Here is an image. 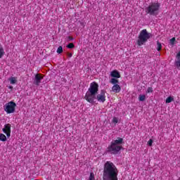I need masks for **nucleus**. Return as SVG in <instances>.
<instances>
[{
    "label": "nucleus",
    "instance_id": "obj_23",
    "mask_svg": "<svg viewBox=\"0 0 180 180\" xmlns=\"http://www.w3.org/2000/svg\"><path fill=\"white\" fill-rule=\"evenodd\" d=\"M89 180H95V174H94L92 172L90 173Z\"/></svg>",
    "mask_w": 180,
    "mask_h": 180
},
{
    "label": "nucleus",
    "instance_id": "obj_31",
    "mask_svg": "<svg viewBox=\"0 0 180 180\" xmlns=\"http://www.w3.org/2000/svg\"><path fill=\"white\" fill-rule=\"evenodd\" d=\"M9 88H10V89H12V88H13V86H10Z\"/></svg>",
    "mask_w": 180,
    "mask_h": 180
},
{
    "label": "nucleus",
    "instance_id": "obj_1",
    "mask_svg": "<svg viewBox=\"0 0 180 180\" xmlns=\"http://www.w3.org/2000/svg\"><path fill=\"white\" fill-rule=\"evenodd\" d=\"M119 171L117 167L110 161H107L103 167V180H118Z\"/></svg>",
    "mask_w": 180,
    "mask_h": 180
},
{
    "label": "nucleus",
    "instance_id": "obj_2",
    "mask_svg": "<svg viewBox=\"0 0 180 180\" xmlns=\"http://www.w3.org/2000/svg\"><path fill=\"white\" fill-rule=\"evenodd\" d=\"M99 91V84L96 82H93L90 84V86L86 91L84 99L89 102V103H91L94 105L95 103V101H96V95H98V92Z\"/></svg>",
    "mask_w": 180,
    "mask_h": 180
},
{
    "label": "nucleus",
    "instance_id": "obj_20",
    "mask_svg": "<svg viewBox=\"0 0 180 180\" xmlns=\"http://www.w3.org/2000/svg\"><path fill=\"white\" fill-rule=\"evenodd\" d=\"M153 92H154V91L153 90V87H148L146 94H151Z\"/></svg>",
    "mask_w": 180,
    "mask_h": 180
},
{
    "label": "nucleus",
    "instance_id": "obj_28",
    "mask_svg": "<svg viewBox=\"0 0 180 180\" xmlns=\"http://www.w3.org/2000/svg\"><path fill=\"white\" fill-rule=\"evenodd\" d=\"M176 60H180V51L176 56Z\"/></svg>",
    "mask_w": 180,
    "mask_h": 180
},
{
    "label": "nucleus",
    "instance_id": "obj_29",
    "mask_svg": "<svg viewBox=\"0 0 180 180\" xmlns=\"http://www.w3.org/2000/svg\"><path fill=\"white\" fill-rule=\"evenodd\" d=\"M5 134H6L8 139H9V137H11V131L8 132H4Z\"/></svg>",
    "mask_w": 180,
    "mask_h": 180
},
{
    "label": "nucleus",
    "instance_id": "obj_18",
    "mask_svg": "<svg viewBox=\"0 0 180 180\" xmlns=\"http://www.w3.org/2000/svg\"><path fill=\"white\" fill-rule=\"evenodd\" d=\"M9 81H10V84H16V78L15 77H11L9 79Z\"/></svg>",
    "mask_w": 180,
    "mask_h": 180
},
{
    "label": "nucleus",
    "instance_id": "obj_16",
    "mask_svg": "<svg viewBox=\"0 0 180 180\" xmlns=\"http://www.w3.org/2000/svg\"><path fill=\"white\" fill-rule=\"evenodd\" d=\"M139 100L140 102H144V101H146V95H139Z\"/></svg>",
    "mask_w": 180,
    "mask_h": 180
},
{
    "label": "nucleus",
    "instance_id": "obj_25",
    "mask_svg": "<svg viewBox=\"0 0 180 180\" xmlns=\"http://www.w3.org/2000/svg\"><path fill=\"white\" fill-rule=\"evenodd\" d=\"M117 122H119V119H117V117H114L112 119V123H115L116 124Z\"/></svg>",
    "mask_w": 180,
    "mask_h": 180
},
{
    "label": "nucleus",
    "instance_id": "obj_19",
    "mask_svg": "<svg viewBox=\"0 0 180 180\" xmlns=\"http://www.w3.org/2000/svg\"><path fill=\"white\" fill-rule=\"evenodd\" d=\"M56 52L58 53V54H61V53H63V46H60L58 48Z\"/></svg>",
    "mask_w": 180,
    "mask_h": 180
},
{
    "label": "nucleus",
    "instance_id": "obj_5",
    "mask_svg": "<svg viewBox=\"0 0 180 180\" xmlns=\"http://www.w3.org/2000/svg\"><path fill=\"white\" fill-rule=\"evenodd\" d=\"M160 6L161 4L160 3H152L146 8V13L150 16H157L160 12Z\"/></svg>",
    "mask_w": 180,
    "mask_h": 180
},
{
    "label": "nucleus",
    "instance_id": "obj_3",
    "mask_svg": "<svg viewBox=\"0 0 180 180\" xmlns=\"http://www.w3.org/2000/svg\"><path fill=\"white\" fill-rule=\"evenodd\" d=\"M123 143L122 138L117 137L116 140H112L110 144L108 146L105 152L111 155H117L120 150H123L122 143Z\"/></svg>",
    "mask_w": 180,
    "mask_h": 180
},
{
    "label": "nucleus",
    "instance_id": "obj_15",
    "mask_svg": "<svg viewBox=\"0 0 180 180\" xmlns=\"http://www.w3.org/2000/svg\"><path fill=\"white\" fill-rule=\"evenodd\" d=\"M171 102H174V97L169 96L166 98V103H171Z\"/></svg>",
    "mask_w": 180,
    "mask_h": 180
},
{
    "label": "nucleus",
    "instance_id": "obj_17",
    "mask_svg": "<svg viewBox=\"0 0 180 180\" xmlns=\"http://www.w3.org/2000/svg\"><path fill=\"white\" fill-rule=\"evenodd\" d=\"M0 140L1 141H6V136L4 134H0Z\"/></svg>",
    "mask_w": 180,
    "mask_h": 180
},
{
    "label": "nucleus",
    "instance_id": "obj_22",
    "mask_svg": "<svg viewBox=\"0 0 180 180\" xmlns=\"http://www.w3.org/2000/svg\"><path fill=\"white\" fill-rule=\"evenodd\" d=\"M68 49H74L75 47V45L72 43H70L69 44L67 45Z\"/></svg>",
    "mask_w": 180,
    "mask_h": 180
},
{
    "label": "nucleus",
    "instance_id": "obj_9",
    "mask_svg": "<svg viewBox=\"0 0 180 180\" xmlns=\"http://www.w3.org/2000/svg\"><path fill=\"white\" fill-rule=\"evenodd\" d=\"M112 92H115V94H119V92L122 91V88L119 84H114L112 87Z\"/></svg>",
    "mask_w": 180,
    "mask_h": 180
},
{
    "label": "nucleus",
    "instance_id": "obj_10",
    "mask_svg": "<svg viewBox=\"0 0 180 180\" xmlns=\"http://www.w3.org/2000/svg\"><path fill=\"white\" fill-rule=\"evenodd\" d=\"M110 75L112 78H120V73L117 70H112L110 72Z\"/></svg>",
    "mask_w": 180,
    "mask_h": 180
},
{
    "label": "nucleus",
    "instance_id": "obj_30",
    "mask_svg": "<svg viewBox=\"0 0 180 180\" xmlns=\"http://www.w3.org/2000/svg\"><path fill=\"white\" fill-rule=\"evenodd\" d=\"M69 57H72V53H69Z\"/></svg>",
    "mask_w": 180,
    "mask_h": 180
},
{
    "label": "nucleus",
    "instance_id": "obj_12",
    "mask_svg": "<svg viewBox=\"0 0 180 180\" xmlns=\"http://www.w3.org/2000/svg\"><path fill=\"white\" fill-rule=\"evenodd\" d=\"M110 83L112 84V85H119V80L116 78H112L110 80Z\"/></svg>",
    "mask_w": 180,
    "mask_h": 180
},
{
    "label": "nucleus",
    "instance_id": "obj_6",
    "mask_svg": "<svg viewBox=\"0 0 180 180\" xmlns=\"http://www.w3.org/2000/svg\"><path fill=\"white\" fill-rule=\"evenodd\" d=\"M16 103L13 101H10L4 105V110L8 114L15 113Z\"/></svg>",
    "mask_w": 180,
    "mask_h": 180
},
{
    "label": "nucleus",
    "instance_id": "obj_24",
    "mask_svg": "<svg viewBox=\"0 0 180 180\" xmlns=\"http://www.w3.org/2000/svg\"><path fill=\"white\" fill-rule=\"evenodd\" d=\"M153 143H154V141H153V139H150L148 141V145L149 147H151L153 146Z\"/></svg>",
    "mask_w": 180,
    "mask_h": 180
},
{
    "label": "nucleus",
    "instance_id": "obj_27",
    "mask_svg": "<svg viewBox=\"0 0 180 180\" xmlns=\"http://www.w3.org/2000/svg\"><path fill=\"white\" fill-rule=\"evenodd\" d=\"M175 37H173L170 39V44H175Z\"/></svg>",
    "mask_w": 180,
    "mask_h": 180
},
{
    "label": "nucleus",
    "instance_id": "obj_7",
    "mask_svg": "<svg viewBox=\"0 0 180 180\" xmlns=\"http://www.w3.org/2000/svg\"><path fill=\"white\" fill-rule=\"evenodd\" d=\"M106 91L105 90H101L100 94L96 95V99L98 101V102H100L101 103H105V101H106Z\"/></svg>",
    "mask_w": 180,
    "mask_h": 180
},
{
    "label": "nucleus",
    "instance_id": "obj_11",
    "mask_svg": "<svg viewBox=\"0 0 180 180\" xmlns=\"http://www.w3.org/2000/svg\"><path fill=\"white\" fill-rule=\"evenodd\" d=\"M11 124H6L4 125V128H3V129H2L3 132L6 133V132L11 131Z\"/></svg>",
    "mask_w": 180,
    "mask_h": 180
},
{
    "label": "nucleus",
    "instance_id": "obj_32",
    "mask_svg": "<svg viewBox=\"0 0 180 180\" xmlns=\"http://www.w3.org/2000/svg\"><path fill=\"white\" fill-rule=\"evenodd\" d=\"M179 180H180V177H179Z\"/></svg>",
    "mask_w": 180,
    "mask_h": 180
},
{
    "label": "nucleus",
    "instance_id": "obj_14",
    "mask_svg": "<svg viewBox=\"0 0 180 180\" xmlns=\"http://www.w3.org/2000/svg\"><path fill=\"white\" fill-rule=\"evenodd\" d=\"M162 49V45H161L160 42L158 41L156 49L158 50V51H161Z\"/></svg>",
    "mask_w": 180,
    "mask_h": 180
},
{
    "label": "nucleus",
    "instance_id": "obj_8",
    "mask_svg": "<svg viewBox=\"0 0 180 180\" xmlns=\"http://www.w3.org/2000/svg\"><path fill=\"white\" fill-rule=\"evenodd\" d=\"M44 77L43 75L38 73L35 75V77L34 78L33 84L34 85H36L37 86H39L40 84H41V79H43Z\"/></svg>",
    "mask_w": 180,
    "mask_h": 180
},
{
    "label": "nucleus",
    "instance_id": "obj_21",
    "mask_svg": "<svg viewBox=\"0 0 180 180\" xmlns=\"http://www.w3.org/2000/svg\"><path fill=\"white\" fill-rule=\"evenodd\" d=\"M174 64H175L176 67H177V68H179V67H180V60L176 59Z\"/></svg>",
    "mask_w": 180,
    "mask_h": 180
},
{
    "label": "nucleus",
    "instance_id": "obj_26",
    "mask_svg": "<svg viewBox=\"0 0 180 180\" xmlns=\"http://www.w3.org/2000/svg\"><path fill=\"white\" fill-rule=\"evenodd\" d=\"M72 40H74V37H67V41H72Z\"/></svg>",
    "mask_w": 180,
    "mask_h": 180
},
{
    "label": "nucleus",
    "instance_id": "obj_13",
    "mask_svg": "<svg viewBox=\"0 0 180 180\" xmlns=\"http://www.w3.org/2000/svg\"><path fill=\"white\" fill-rule=\"evenodd\" d=\"M5 55V51L4 50V47L0 45V58H2Z\"/></svg>",
    "mask_w": 180,
    "mask_h": 180
},
{
    "label": "nucleus",
    "instance_id": "obj_4",
    "mask_svg": "<svg viewBox=\"0 0 180 180\" xmlns=\"http://www.w3.org/2000/svg\"><path fill=\"white\" fill-rule=\"evenodd\" d=\"M153 37V34L147 32L146 29L142 30L139 35L137 39L138 46H143L148 41V39H151Z\"/></svg>",
    "mask_w": 180,
    "mask_h": 180
}]
</instances>
